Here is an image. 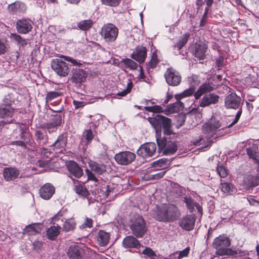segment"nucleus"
Masks as SVG:
<instances>
[{
	"label": "nucleus",
	"instance_id": "nucleus-1",
	"mask_svg": "<svg viewBox=\"0 0 259 259\" xmlns=\"http://www.w3.org/2000/svg\"><path fill=\"white\" fill-rule=\"evenodd\" d=\"M225 127H222V123L220 118L217 116L213 115L208 122L203 126V131L206 134H208L207 137L208 138L205 141L204 139L201 138L197 142L199 145L203 144L201 149H204L210 146L212 144L211 141L209 139L211 137L217 138L218 136H224L225 133L222 134V130H224Z\"/></svg>",
	"mask_w": 259,
	"mask_h": 259
},
{
	"label": "nucleus",
	"instance_id": "nucleus-2",
	"mask_svg": "<svg viewBox=\"0 0 259 259\" xmlns=\"http://www.w3.org/2000/svg\"><path fill=\"white\" fill-rule=\"evenodd\" d=\"M181 215L179 208L175 205L167 204L157 206L153 211V216L157 221L170 223L176 221Z\"/></svg>",
	"mask_w": 259,
	"mask_h": 259
},
{
	"label": "nucleus",
	"instance_id": "nucleus-3",
	"mask_svg": "<svg viewBox=\"0 0 259 259\" xmlns=\"http://www.w3.org/2000/svg\"><path fill=\"white\" fill-rule=\"evenodd\" d=\"M147 120L157 133H161L162 128L165 135L169 136L173 133L171 130V120L170 118L157 114L153 117H148Z\"/></svg>",
	"mask_w": 259,
	"mask_h": 259
},
{
	"label": "nucleus",
	"instance_id": "nucleus-4",
	"mask_svg": "<svg viewBox=\"0 0 259 259\" xmlns=\"http://www.w3.org/2000/svg\"><path fill=\"white\" fill-rule=\"evenodd\" d=\"M130 228L136 238H142L146 234L147 227L142 217L138 215L131 221Z\"/></svg>",
	"mask_w": 259,
	"mask_h": 259
},
{
	"label": "nucleus",
	"instance_id": "nucleus-5",
	"mask_svg": "<svg viewBox=\"0 0 259 259\" xmlns=\"http://www.w3.org/2000/svg\"><path fill=\"white\" fill-rule=\"evenodd\" d=\"M100 33L104 41L109 44L116 40L118 34V29L113 24L108 23L103 25Z\"/></svg>",
	"mask_w": 259,
	"mask_h": 259
},
{
	"label": "nucleus",
	"instance_id": "nucleus-6",
	"mask_svg": "<svg viewBox=\"0 0 259 259\" xmlns=\"http://www.w3.org/2000/svg\"><path fill=\"white\" fill-rule=\"evenodd\" d=\"M52 146L54 147V150L59 166L63 167L65 165V138L63 134L58 137Z\"/></svg>",
	"mask_w": 259,
	"mask_h": 259
},
{
	"label": "nucleus",
	"instance_id": "nucleus-7",
	"mask_svg": "<svg viewBox=\"0 0 259 259\" xmlns=\"http://www.w3.org/2000/svg\"><path fill=\"white\" fill-rule=\"evenodd\" d=\"M231 245L229 238L224 236H219L214 239L212 246L217 250L216 253L220 255L228 253L229 249L227 248Z\"/></svg>",
	"mask_w": 259,
	"mask_h": 259
},
{
	"label": "nucleus",
	"instance_id": "nucleus-8",
	"mask_svg": "<svg viewBox=\"0 0 259 259\" xmlns=\"http://www.w3.org/2000/svg\"><path fill=\"white\" fill-rule=\"evenodd\" d=\"M14 112V109L10 106L0 105V118L3 119L0 121V132L2 128L8 124L13 122L12 118Z\"/></svg>",
	"mask_w": 259,
	"mask_h": 259
},
{
	"label": "nucleus",
	"instance_id": "nucleus-9",
	"mask_svg": "<svg viewBox=\"0 0 259 259\" xmlns=\"http://www.w3.org/2000/svg\"><path fill=\"white\" fill-rule=\"evenodd\" d=\"M164 78L169 85L175 87L179 85L181 82V76L179 72L172 68H168L165 71Z\"/></svg>",
	"mask_w": 259,
	"mask_h": 259
},
{
	"label": "nucleus",
	"instance_id": "nucleus-10",
	"mask_svg": "<svg viewBox=\"0 0 259 259\" xmlns=\"http://www.w3.org/2000/svg\"><path fill=\"white\" fill-rule=\"evenodd\" d=\"M156 145L154 143L149 142L142 144L138 149L137 153L144 158L152 157L155 154Z\"/></svg>",
	"mask_w": 259,
	"mask_h": 259
},
{
	"label": "nucleus",
	"instance_id": "nucleus-11",
	"mask_svg": "<svg viewBox=\"0 0 259 259\" xmlns=\"http://www.w3.org/2000/svg\"><path fill=\"white\" fill-rule=\"evenodd\" d=\"M135 158V154L130 151L120 152L114 156L116 162L119 164L123 165H126L131 163L134 161Z\"/></svg>",
	"mask_w": 259,
	"mask_h": 259
},
{
	"label": "nucleus",
	"instance_id": "nucleus-12",
	"mask_svg": "<svg viewBox=\"0 0 259 259\" xmlns=\"http://www.w3.org/2000/svg\"><path fill=\"white\" fill-rule=\"evenodd\" d=\"M32 24L33 22L30 19L23 18L17 21L15 26L18 33L25 34L31 31Z\"/></svg>",
	"mask_w": 259,
	"mask_h": 259
},
{
	"label": "nucleus",
	"instance_id": "nucleus-13",
	"mask_svg": "<svg viewBox=\"0 0 259 259\" xmlns=\"http://www.w3.org/2000/svg\"><path fill=\"white\" fill-rule=\"evenodd\" d=\"M220 98V96L214 93L206 94L199 101V105L201 107H206L217 104Z\"/></svg>",
	"mask_w": 259,
	"mask_h": 259
},
{
	"label": "nucleus",
	"instance_id": "nucleus-14",
	"mask_svg": "<svg viewBox=\"0 0 259 259\" xmlns=\"http://www.w3.org/2000/svg\"><path fill=\"white\" fill-rule=\"evenodd\" d=\"M241 98L235 93H231L225 99V106L227 109H236L240 106Z\"/></svg>",
	"mask_w": 259,
	"mask_h": 259
},
{
	"label": "nucleus",
	"instance_id": "nucleus-15",
	"mask_svg": "<svg viewBox=\"0 0 259 259\" xmlns=\"http://www.w3.org/2000/svg\"><path fill=\"white\" fill-rule=\"evenodd\" d=\"M61 122L62 119L60 116H55L49 122L42 124L41 128L46 129L51 134L57 131V127L61 124Z\"/></svg>",
	"mask_w": 259,
	"mask_h": 259
},
{
	"label": "nucleus",
	"instance_id": "nucleus-16",
	"mask_svg": "<svg viewBox=\"0 0 259 259\" xmlns=\"http://www.w3.org/2000/svg\"><path fill=\"white\" fill-rule=\"evenodd\" d=\"M123 247L129 250L132 249H139L143 246L140 241L134 236H126L122 241Z\"/></svg>",
	"mask_w": 259,
	"mask_h": 259
},
{
	"label": "nucleus",
	"instance_id": "nucleus-17",
	"mask_svg": "<svg viewBox=\"0 0 259 259\" xmlns=\"http://www.w3.org/2000/svg\"><path fill=\"white\" fill-rule=\"evenodd\" d=\"M147 50L146 47L137 46L131 55V57L140 63H143L147 56Z\"/></svg>",
	"mask_w": 259,
	"mask_h": 259
},
{
	"label": "nucleus",
	"instance_id": "nucleus-18",
	"mask_svg": "<svg viewBox=\"0 0 259 259\" xmlns=\"http://www.w3.org/2000/svg\"><path fill=\"white\" fill-rule=\"evenodd\" d=\"M214 85L212 82H205L199 86L196 92H195L194 96L195 99H199L203 95L211 93L214 89Z\"/></svg>",
	"mask_w": 259,
	"mask_h": 259
},
{
	"label": "nucleus",
	"instance_id": "nucleus-19",
	"mask_svg": "<svg viewBox=\"0 0 259 259\" xmlns=\"http://www.w3.org/2000/svg\"><path fill=\"white\" fill-rule=\"evenodd\" d=\"M195 222V217L192 215H188L180 219L179 223L183 229L190 231L193 229Z\"/></svg>",
	"mask_w": 259,
	"mask_h": 259
},
{
	"label": "nucleus",
	"instance_id": "nucleus-20",
	"mask_svg": "<svg viewBox=\"0 0 259 259\" xmlns=\"http://www.w3.org/2000/svg\"><path fill=\"white\" fill-rule=\"evenodd\" d=\"M83 254V249L77 245L71 246L67 252V255L70 259H82Z\"/></svg>",
	"mask_w": 259,
	"mask_h": 259
},
{
	"label": "nucleus",
	"instance_id": "nucleus-21",
	"mask_svg": "<svg viewBox=\"0 0 259 259\" xmlns=\"http://www.w3.org/2000/svg\"><path fill=\"white\" fill-rule=\"evenodd\" d=\"M55 189L50 183H46L39 189L40 197L46 200L50 199L55 193Z\"/></svg>",
	"mask_w": 259,
	"mask_h": 259
},
{
	"label": "nucleus",
	"instance_id": "nucleus-22",
	"mask_svg": "<svg viewBox=\"0 0 259 259\" xmlns=\"http://www.w3.org/2000/svg\"><path fill=\"white\" fill-rule=\"evenodd\" d=\"M3 175L6 181H12L19 177L20 175V170L16 167H5L4 169Z\"/></svg>",
	"mask_w": 259,
	"mask_h": 259
},
{
	"label": "nucleus",
	"instance_id": "nucleus-23",
	"mask_svg": "<svg viewBox=\"0 0 259 259\" xmlns=\"http://www.w3.org/2000/svg\"><path fill=\"white\" fill-rule=\"evenodd\" d=\"M51 67L56 73L60 76H65V61L60 59H56L52 61Z\"/></svg>",
	"mask_w": 259,
	"mask_h": 259
},
{
	"label": "nucleus",
	"instance_id": "nucleus-24",
	"mask_svg": "<svg viewBox=\"0 0 259 259\" xmlns=\"http://www.w3.org/2000/svg\"><path fill=\"white\" fill-rule=\"evenodd\" d=\"M27 9L26 5L21 2L16 1L8 6L9 11L12 14L24 13Z\"/></svg>",
	"mask_w": 259,
	"mask_h": 259
},
{
	"label": "nucleus",
	"instance_id": "nucleus-25",
	"mask_svg": "<svg viewBox=\"0 0 259 259\" xmlns=\"http://www.w3.org/2000/svg\"><path fill=\"white\" fill-rule=\"evenodd\" d=\"M67 169L70 174L76 178H79L83 175V170L78 164L73 161H69L67 165Z\"/></svg>",
	"mask_w": 259,
	"mask_h": 259
},
{
	"label": "nucleus",
	"instance_id": "nucleus-26",
	"mask_svg": "<svg viewBox=\"0 0 259 259\" xmlns=\"http://www.w3.org/2000/svg\"><path fill=\"white\" fill-rule=\"evenodd\" d=\"M110 238L109 233L104 230H100L96 237L97 243L101 246H106L109 243Z\"/></svg>",
	"mask_w": 259,
	"mask_h": 259
},
{
	"label": "nucleus",
	"instance_id": "nucleus-27",
	"mask_svg": "<svg viewBox=\"0 0 259 259\" xmlns=\"http://www.w3.org/2000/svg\"><path fill=\"white\" fill-rule=\"evenodd\" d=\"M42 225L40 223H34L26 226L24 229V233L28 235H34L40 232Z\"/></svg>",
	"mask_w": 259,
	"mask_h": 259
},
{
	"label": "nucleus",
	"instance_id": "nucleus-28",
	"mask_svg": "<svg viewBox=\"0 0 259 259\" xmlns=\"http://www.w3.org/2000/svg\"><path fill=\"white\" fill-rule=\"evenodd\" d=\"M207 46L205 43L196 44L195 46L194 55L199 60L203 59L206 55Z\"/></svg>",
	"mask_w": 259,
	"mask_h": 259
},
{
	"label": "nucleus",
	"instance_id": "nucleus-29",
	"mask_svg": "<svg viewBox=\"0 0 259 259\" xmlns=\"http://www.w3.org/2000/svg\"><path fill=\"white\" fill-rule=\"evenodd\" d=\"M87 74L82 69H75L73 72L71 79L75 83H81L83 82L87 77Z\"/></svg>",
	"mask_w": 259,
	"mask_h": 259
},
{
	"label": "nucleus",
	"instance_id": "nucleus-30",
	"mask_svg": "<svg viewBox=\"0 0 259 259\" xmlns=\"http://www.w3.org/2000/svg\"><path fill=\"white\" fill-rule=\"evenodd\" d=\"M72 180L74 185V190L77 194L83 197L89 195V192L83 184L77 180H75L74 179H72Z\"/></svg>",
	"mask_w": 259,
	"mask_h": 259
},
{
	"label": "nucleus",
	"instance_id": "nucleus-31",
	"mask_svg": "<svg viewBox=\"0 0 259 259\" xmlns=\"http://www.w3.org/2000/svg\"><path fill=\"white\" fill-rule=\"evenodd\" d=\"M91 170L95 174L101 175L106 172V168L103 164H99L95 161H91L89 163Z\"/></svg>",
	"mask_w": 259,
	"mask_h": 259
},
{
	"label": "nucleus",
	"instance_id": "nucleus-32",
	"mask_svg": "<svg viewBox=\"0 0 259 259\" xmlns=\"http://www.w3.org/2000/svg\"><path fill=\"white\" fill-rule=\"evenodd\" d=\"M10 38L13 41L16 43L19 48L25 47L28 41V39L23 38L21 35L16 33H11Z\"/></svg>",
	"mask_w": 259,
	"mask_h": 259
},
{
	"label": "nucleus",
	"instance_id": "nucleus-33",
	"mask_svg": "<svg viewBox=\"0 0 259 259\" xmlns=\"http://www.w3.org/2000/svg\"><path fill=\"white\" fill-rule=\"evenodd\" d=\"M178 145L176 142L168 141L166 148L164 149L163 153L165 154H172L178 150Z\"/></svg>",
	"mask_w": 259,
	"mask_h": 259
},
{
	"label": "nucleus",
	"instance_id": "nucleus-34",
	"mask_svg": "<svg viewBox=\"0 0 259 259\" xmlns=\"http://www.w3.org/2000/svg\"><path fill=\"white\" fill-rule=\"evenodd\" d=\"M94 22L91 19L84 20L77 23V27L81 30L86 31L91 28Z\"/></svg>",
	"mask_w": 259,
	"mask_h": 259
},
{
	"label": "nucleus",
	"instance_id": "nucleus-35",
	"mask_svg": "<svg viewBox=\"0 0 259 259\" xmlns=\"http://www.w3.org/2000/svg\"><path fill=\"white\" fill-rule=\"evenodd\" d=\"M190 251V248L186 247L179 252L176 251L169 256V259H181L183 257L188 256Z\"/></svg>",
	"mask_w": 259,
	"mask_h": 259
},
{
	"label": "nucleus",
	"instance_id": "nucleus-36",
	"mask_svg": "<svg viewBox=\"0 0 259 259\" xmlns=\"http://www.w3.org/2000/svg\"><path fill=\"white\" fill-rule=\"evenodd\" d=\"M220 187L221 191L226 195H230L234 192V187L229 183H221Z\"/></svg>",
	"mask_w": 259,
	"mask_h": 259
},
{
	"label": "nucleus",
	"instance_id": "nucleus-37",
	"mask_svg": "<svg viewBox=\"0 0 259 259\" xmlns=\"http://www.w3.org/2000/svg\"><path fill=\"white\" fill-rule=\"evenodd\" d=\"M18 130L19 131L20 139L25 141H29L30 137L28 132L26 130V127L24 124L20 125Z\"/></svg>",
	"mask_w": 259,
	"mask_h": 259
},
{
	"label": "nucleus",
	"instance_id": "nucleus-38",
	"mask_svg": "<svg viewBox=\"0 0 259 259\" xmlns=\"http://www.w3.org/2000/svg\"><path fill=\"white\" fill-rule=\"evenodd\" d=\"M257 151V148L254 146H253L251 147L247 148L246 149L247 154L250 158L253 159L255 162H256L257 160H259L258 159V156Z\"/></svg>",
	"mask_w": 259,
	"mask_h": 259
},
{
	"label": "nucleus",
	"instance_id": "nucleus-39",
	"mask_svg": "<svg viewBox=\"0 0 259 259\" xmlns=\"http://www.w3.org/2000/svg\"><path fill=\"white\" fill-rule=\"evenodd\" d=\"M47 234L48 238L54 239L59 234V229L58 226H52L50 227L47 231Z\"/></svg>",
	"mask_w": 259,
	"mask_h": 259
},
{
	"label": "nucleus",
	"instance_id": "nucleus-40",
	"mask_svg": "<svg viewBox=\"0 0 259 259\" xmlns=\"http://www.w3.org/2000/svg\"><path fill=\"white\" fill-rule=\"evenodd\" d=\"M190 33H185L181 37L179 41L176 44L175 47L177 48L178 49L180 50L187 42L190 37Z\"/></svg>",
	"mask_w": 259,
	"mask_h": 259
},
{
	"label": "nucleus",
	"instance_id": "nucleus-41",
	"mask_svg": "<svg viewBox=\"0 0 259 259\" xmlns=\"http://www.w3.org/2000/svg\"><path fill=\"white\" fill-rule=\"evenodd\" d=\"M34 135L36 137V140L40 145H44L46 143L47 140V136L44 135L42 132L39 131H36L35 132Z\"/></svg>",
	"mask_w": 259,
	"mask_h": 259
},
{
	"label": "nucleus",
	"instance_id": "nucleus-42",
	"mask_svg": "<svg viewBox=\"0 0 259 259\" xmlns=\"http://www.w3.org/2000/svg\"><path fill=\"white\" fill-rule=\"evenodd\" d=\"M76 227V222L73 218L66 220V232L73 231Z\"/></svg>",
	"mask_w": 259,
	"mask_h": 259
},
{
	"label": "nucleus",
	"instance_id": "nucleus-43",
	"mask_svg": "<svg viewBox=\"0 0 259 259\" xmlns=\"http://www.w3.org/2000/svg\"><path fill=\"white\" fill-rule=\"evenodd\" d=\"M184 202L186 203L188 208L191 212H192L194 209V207L196 205L194 200L190 197H185Z\"/></svg>",
	"mask_w": 259,
	"mask_h": 259
},
{
	"label": "nucleus",
	"instance_id": "nucleus-44",
	"mask_svg": "<svg viewBox=\"0 0 259 259\" xmlns=\"http://www.w3.org/2000/svg\"><path fill=\"white\" fill-rule=\"evenodd\" d=\"M144 109L148 112L154 113H161L163 112V108L159 105H154L152 106H145Z\"/></svg>",
	"mask_w": 259,
	"mask_h": 259
},
{
	"label": "nucleus",
	"instance_id": "nucleus-45",
	"mask_svg": "<svg viewBox=\"0 0 259 259\" xmlns=\"http://www.w3.org/2000/svg\"><path fill=\"white\" fill-rule=\"evenodd\" d=\"M158 63V60L156 54L153 53L150 61L147 63L148 67L150 68H155Z\"/></svg>",
	"mask_w": 259,
	"mask_h": 259
},
{
	"label": "nucleus",
	"instance_id": "nucleus-46",
	"mask_svg": "<svg viewBox=\"0 0 259 259\" xmlns=\"http://www.w3.org/2000/svg\"><path fill=\"white\" fill-rule=\"evenodd\" d=\"M141 253L151 258H154L156 256L155 252L151 248L148 247H145Z\"/></svg>",
	"mask_w": 259,
	"mask_h": 259
},
{
	"label": "nucleus",
	"instance_id": "nucleus-47",
	"mask_svg": "<svg viewBox=\"0 0 259 259\" xmlns=\"http://www.w3.org/2000/svg\"><path fill=\"white\" fill-rule=\"evenodd\" d=\"M172 188L174 189V191L178 196H181L185 192V188L177 183H174L173 184Z\"/></svg>",
	"mask_w": 259,
	"mask_h": 259
},
{
	"label": "nucleus",
	"instance_id": "nucleus-48",
	"mask_svg": "<svg viewBox=\"0 0 259 259\" xmlns=\"http://www.w3.org/2000/svg\"><path fill=\"white\" fill-rule=\"evenodd\" d=\"M14 98L11 96V95L9 94L5 97L3 100V103L1 105L11 107V105L14 102Z\"/></svg>",
	"mask_w": 259,
	"mask_h": 259
},
{
	"label": "nucleus",
	"instance_id": "nucleus-49",
	"mask_svg": "<svg viewBox=\"0 0 259 259\" xmlns=\"http://www.w3.org/2000/svg\"><path fill=\"white\" fill-rule=\"evenodd\" d=\"M133 87V82L131 81H130L127 84V87L126 89L123 90L122 91L118 92L117 93V95L119 96H125L127 94H128Z\"/></svg>",
	"mask_w": 259,
	"mask_h": 259
},
{
	"label": "nucleus",
	"instance_id": "nucleus-50",
	"mask_svg": "<svg viewBox=\"0 0 259 259\" xmlns=\"http://www.w3.org/2000/svg\"><path fill=\"white\" fill-rule=\"evenodd\" d=\"M168 162V160L166 158H162L160 159H159L158 160H156L155 161H154L152 165L153 167H163V166L165 165Z\"/></svg>",
	"mask_w": 259,
	"mask_h": 259
},
{
	"label": "nucleus",
	"instance_id": "nucleus-51",
	"mask_svg": "<svg viewBox=\"0 0 259 259\" xmlns=\"http://www.w3.org/2000/svg\"><path fill=\"white\" fill-rule=\"evenodd\" d=\"M103 4L111 7L117 6L121 0H101Z\"/></svg>",
	"mask_w": 259,
	"mask_h": 259
},
{
	"label": "nucleus",
	"instance_id": "nucleus-52",
	"mask_svg": "<svg viewBox=\"0 0 259 259\" xmlns=\"http://www.w3.org/2000/svg\"><path fill=\"white\" fill-rule=\"evenodd\" d=\"M124 62L127 67L132 69H136L138 66L137 63L130 59H125Z\"/></svg>",
	"mask_w": 259,
	"mask_h": 259
},
{
	"label": "nucleus",
	"instance_id": "nucleus-53",
	"mask_svg": "<svg viewBox=\"0 0 259 259\" xmlns=\"http://www.w3.org/2000/svg\"><path fill=\"white\" fill-rule=\"evenodd\" d=\"M60 96V94L58 92H51L47 94L46 100L47 102H49L51 101L55 98L58 97Z\"/></svg>",
	"mask_w": 259,
	"mask_h": 259
},
{
	"label": "nucleus",
	"instance_id": "nucleus-54",
	"mask_svg": "<svg viewBox=\"0 0 259 259\" xmlns=\"http://www.w3.org/2000/svg\"><path fill=\"white\" fill-rule=\"evenodd\" d=\"M217 169L218 173L221 178H225L227 176V170L224 166L218 165Z\"/></svg>",
	"mask_w": 259,
	"mask_h": 259
},
{
	"label": "nucleus",
	"instance_id": "nucleus-55",
	"mask_svg": "<svg viewBox=\"0 0 259 259\" xmlns=\"http://www.w3.org/2000/svg\"><path fill=\"white\" fill-rule=\"evenodd\" d=\"M29 141H25L24 140H18L15 141H12L11 143V145H16L18 146H20L22 149H25L27 148L26 144Z\"/></svg>",
	"mask_w": 259,
	"mask_h": 259
},
{
	"label": "nucleus",
	"instance_id": "nucleus-56",
	"mask_svg": "<svg viewBox=\"0 0 259 259\" xmlns=\"http://www.w3.org/2000/svg\"><path fill=\"white\" fill-rule=\"evenodd\" d=\"M166 173V171H161L154 175H150L149 178L151 180H158L162 178Z\"/></svg>",
	"mask_w": 259,
	"mask_h": 259
},
{
	"label": "nucleus",
	"instance_id": "nucleus-57",
	"mask_svg": "<svg viewBox=\"0 0 259 259\" xmlns=\"http://www.w3.org/2000/svg\"><path fill=\"white\" fill-rule=\"evenodd\" d=\"M257 164L256 168V171L257 172V175L258 178L257 177H253L252 178L254 179V181H252L251 185L252 187H255L259 185V160H257L255 162Z\"/></svg>",
	"mask_w": 259,
	"mask_h": 259
},
{
	"label": "nucleus",
	"instance_id": "nucleus-58",
	"mask_svg": "<svg viewBox=\"0 0 259 259\" xmlns=\"http://www.w3.org/2000/svg\"><path fill=\"white\" fill-rule=\"evenodd\" d=\"M189 81L192 86L198 85L199 83L198 77L195 75H192L189 77Z\"/></svg>",
	"mask_w": 259,
	"mask_h": 259
},
{
	"label": "nucleus",
	"instance_id": "nucleus-59",
	"mask_svg": "<svg viewBox=\"0 0 259 259\" xmlns=\"http://www.w3.org/2000/svg\"><path fill=\"white\" fill-rule=\"evenodd\" d=\"M156 141H157L158 146L160 149H165L167 143V142L166 139H161L157 138Z\"/></svg>",
	"mask_w": 259,
	"mask_h": 259
},
{
	"label": "nucleus",
	"instance_id": "nucleus-60",
	"mask_svg": "<svg viewBox=\"0 0 259 259\" xmlns=\"http://www.w3.org/2000/svg\"><path fill=\"white\" fill-rule=\"evenodd\" d=\"M194 88L193 87H191L189 89L185 90L180 96L183 98L185 97H188L192 95L193 94H194L195 92Z\"/></svg>",
	"mask_w": 259,
	"mask_h": 259
},
{
	"label": "nucleus",
	"instance_id": "nucleus-61",
	"mask_svg": "<svg viewBox=\"0 0 259 259\" xmlns=\"http://www.w3.org/2000/svg\"><path fill=\"white\" fill-rule=\"evenodd\" d=\"M83 137L88 142L91 141L94 137L92 130L91 129L86 130L83 133Z\"/></svg>",
	"mask_w": 259,
	"mask_h": 259
},
{
	"label": "nucleus",
	"instance_id": "nucleus-62",
	"mask_svg": "<svg viewBox=\"0 0 259 259\" xmlns=\"http://www.w3.org/2000/svg\"><path fill=\"white\" fill-rule=\"evenodd\" d=\"M93 172V171H91V170H90L88 169H87L85 170V172H86V174H87V175L88 176V179L89 180H92L93 181H94V182H96L98 181V179L95 177L94 174Z\"/></svg>",
	"mask_w": 259,
	"mask_h": 259
},
{
	"label": "nucleus",
	"instance_id": "nucleus-63",
	"mask_svg": "<svg viewBox=\"0 0 259 259\" xmlns=\"http://www.w3.org/2000/svg\"><path fill=\"white\" fill-rule=\"evenodd\" d=\"M66 61L71 62L73 65L75 66H80L82 65V63L80 61H78L76 60L73 59L71 57L66 56Z\"/></svg>",
	"mask_w": 259,
	"mask_h": 259
},
{
	"label": "nucleus",
	"instance_id": "nucleus-64",
	"mask_svg": "<svg viewBox=\"0 0 259 259\" xmlns=\"http://www.w3.org/2000/svg\"><path fill=\"white\" fill-rule=\"evenodd\" d=\"M82 226H83V228L86 227L92 228L93 227V220L91 219L87 218Z\"/></svg>",
	"mask_w": 259,
	"mask_h": 259
}]
</instances>
